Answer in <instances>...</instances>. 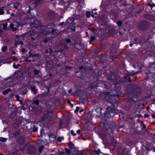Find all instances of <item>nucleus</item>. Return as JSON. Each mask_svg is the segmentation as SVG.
I'll return each mask as SVG.
<instances>
[{
	"label": "nucleus",
	"mask_w": 155,
	"mask_h": 155,
	"mask_svg": "<svg viewBox=\"0 0 155 155\" xmlns=\"http://www.w3.org/2000/svg\"><path fill=\"white\" fill-rule=\"evenodd\" d=\"M107 79L114 84H110L108 82H105L104 85L105 87L108 89L111 86H114V88L112 89L110 92L107 93V95L105 97V99L111 104L110 109L109 111L104 113V116L102 118L101 120L103 122L104 126L105 128L108 132L110 135L113 134L112 128L114 126V124L112 121L113 118L115 114L116 113L115 111L119 105V103L115 99L119 98V96L122 93L121 87L119 84L118 81L117 80L116 76L114 75H107Z\"/></svg>",
	"instance_id": "nucleus-1"
},
{
	"label": "nucleus",
	"mask_w": 155,
	"mask_h": 155,
	"mask_svg": "<svg viewBox=\"0 0 155 155\" xmlns=\"http://www.w3.org/2000/svg\"><path fill=\"white\" fill-rule=\"evenodd\" d=\"M33 22H31L30 23V27L31 28H37L40 26V21L38 20L36 17L33 18Z\"/></svg>",
	"instance_id": "nucleus-2"
},
{
	"label": "nucleus",
	"mask_w": 155,
	"mask_h": 155,
	"mask_svg": "<svg viewBox=\"0 0 155 155\" xmlns=\"http://www.w3.org/2000/svg\"><path fill=\"white\" fill-rule=\"evenodd\" d=\"M149 25V22L146 20L142 21L140 24V28L143 29H145L147 28Z\"/></svg>",
	"instance_id": "nucleus-3"
},
{
	"label": "nucleus",
	"mask_w": 155,
	"mask_h": 155,
	"mask_svg": "<svg viewBox=\"0 0 155 155\" xmlns=\"http://www.w3.org/2000/svg\"><path fill=\"white\" fill-rule=\"evenodd\" d=\"M28 151L29 153L34 154L36 153V148L34 145H30L28 146Z\"/></svg>",
	"instance_id": "nucleus-4"
},
{
	"label": "nucleus",
	"mask_w": 155,
	"mask_h": 155,
	"mask_svg": "<svg viewBox=\"0 0 155 155\" xmlns=\"http://www.w3.org/2000/svg\"><path fill=\"white\" fill-rule=\"evenodd\" d=\"M37 56L36 54H29L25 59V61L29 62L31 61H34V57Z\"/></svg>",
	"instance_id": "nucleus-5"
},
{
	"label": "nucleus",
	"mask_w": 155,
	"mask_h": 155,
	"mask_svg": "<svg viewBox=\"0 0 155 155\" xmlns=\"http://www.w3.org/2000/svg\"><path fill=\"white\" fill-rule=\"evenodd\" d=\"M137 73V72L134 71H132L131 72H128L127 75L124 76V79L126 80L125 81H131L129 76H131L133 75L136 74Z\"/></svg>",
	"instance_id": "nucleus-6"
},
{
	"label": "nucleus",
	"mask_w": 155,
	"mask_h": 155,
	"mask_svg": "<svg viewBox=\"0 0 155 155\" xmlns=\"http://www.w3.org/2000/svg\"><path fill=\"white\" fill-rule=\"evenodd\" d=\"M25 77L24 74L21 72H19L17 73L16 76V79L18 81H20L24 79Z\"/></svg>",
	"instance_id": "nucleus-7"
},
{
	"label": "nucleus",
	"mask_w": 155,
	"mask_h": 155,
	"mask_svg": "<svg viewBox=\"0 0 155 155\" xmlns=\"http://www.w3.org/2000/svg\"><path fill=\"white\" fill-rule=\"evenodd\" d=\"M74 21V20L73 18L69 17L66 21V22L65 25V26H69Z\"/></svg>",
	"instance_id": "nucleus-8"
},
{
	"label": "nucleus",
	"mask_w": 155,
	"mask_h": 155,
	"mask_svg": "<svg viewBox=\"0 0 155 155\" xmlns=\"http://www.w3.org/2000/svg\"><path fill=\"white\" fill-rule=\"evenodd\" d=\"M102 108L100 107L97 106L95 109V111L97 113V116H101L103 115L101 110H102Z\"/></svg>",
	"instance_id": "nucleus-9"
},
{
	"label": "nucleus",
	"mask_w": 155,
	"mask_h": 155,
	"mask_svg": "<svg viewBox=\"0 0 155 155\" xmlns=\"http://www.w3.org/2000/svg\"><path fill=\"white\" fill-rule=\"evenodd\" d=\"M134 41L136 42L139 44L143 43L144 42V39L141 37H139L134 39Z\"/></svg>",
	"instance_id": "nucleus-10"
},
{
	"label": "nucleus",
	"mask_w": 155,
	"mask_h": 155,
	"mask_svg": "<svg viewBox=\"0 0 155 155\" xmlns=\"http://www.w3.org/2000/svg\"><path fill=\"white\" fill-rule=\"evenodd\" d=\"M55 26V24L53 23H51L49 24L46 26V28L48 29H51V32L54 33V30L53 28Z\"/></svg>",
	"instance_id": "nucleus-11"
},
{
	"label": "nucleus",
	"mask_w": 155,
	"mask_h": 155,
	"mask_svg": "<svg viewBox=\"0 0 155 155\" xmlns=\"http://www.w3.org/2000/svg\"><path fill=\"white\" fill-rule=\"evenodd\" d=\"M32 72L34 73V74L35 75H38L39 76L41 73L40 70H37L36 69L34 68H32Z\"/></svg>",
	"instance_id": "nucleus-12"
},
{
	"label": "nucleus",
	"mask_w": 155,
	"mask_h": 155,
	"mask_svg": "<svg viewBox=\"0 0 155 155\" xmlns=\"http://www.w3.org/2000/svg\"><path fill=\"white\" fill-rule=\"evenodd\" d=\"M94 151L97 155H104L102 152H101L100 149H95Z\"/></svg>",
	"instance_id": "nucleus-13"
},
{
	"label": "nucleus",
	"mask_w": 155,
	"mask_h": 155,
	"mask_svg": "<svg viewBox=\"0 0 155 155\" xmlns=\"http://www.w3.org/2000/svg\"><path fill=\"white\" fill-rule=\"evenodd\" d=\"M30 89L33 92L34 94H36L37 93V90L35 88V86H32L30 87Z\"/></svg>",
	"instance_id": "nucleus-14"
},
{
	"label": "nucleus",
	"mask_w": 155,
	"mask_h": 155,
	"mask_svg": "<svg viewBox=\"0 0 155 155\" xmlns=\"http://www.w3.org/2000/svg\"><path fill=\"white\" fill-rule=\"evenodd\" d=\"M14 24L11 23L10 24L9 27L13 31H15L17 30V28L16 27H14Z\"/></svg>",
	"instance_id": "nucleus-15"
},
{
	"label": "nucleus",
	"mask_w": 155,
	"mask_h": 155,
	"mask_svg": "<svg viewBox=\"0 0 155 155\" xmlns=\"http://www.w3.org/2000/svg\"><path fill=\"white\" fill-rule=\"evenodd\" d=\"M11 91V88H7V89L4 91L3 92V94L4 95H5L8 94V92H10Z\"/></svg>",
	"instance_id": "nucleus-16"
},
{
	"label": "nucleus",
	"mask_w": 155,
	"mask_h": 155,
	"mask_svg": "<svg viewBox=\"0 0 155 155\" xmlns=\"http://www.w3.org/2000/svg\"><path fill=\"white\" fill-rule=\"evenodd\" d=\"M17 26L18 27H22L25 24V23H23L22 22H18L17 23Z\"/></svg>",
	"instance_id": "nucleus-17"
},
{
	"label": "nucleus",
	"mask_w": 155,
	"mask_h": 155,
	"mask_svg": "<svg viewBox=\"0 0 155 155\" xmlns=\"http://www.w3.org/2000/svg\"><path fill=\"white\" fill-rule=\"evenodd\" d=\"M19 3L18 2H16L13 3V6L15 9H17L18 6H19Z\"/></svg>",
	"instance_id": "nucleus-18"
},
{
	"label": "nucleus",
	"mask_w": 155,
	"mask_h": 155,
	"mask_svg": "<svg viewBox=\"0 0 155 155\" xmlns=\"http://www.w3.org/2000/svg\"><path fill=\"white\" fill-rule=\"evenodd\" d=\"M69 148L71 149H74V145L72 142H69L68 143Z\"/></svg>",
	"instance_id": "nucleus-19"
},
{
	"label": "nucleus",
	"mask_w": 155,
	"mask_h": 155,
	"mask_svg": "<svg viewBox=\"0 0 155 155\" xmlns=\"http://www.w3.org/2000/svg\"><path fill=\"white\" fill-rule=\"evenodd\" d=\"M21 65L19 64H16L15 63H13V67L15 69L18 68Z\"/></svg>",
	"instance_id": "nucleus-20"
},
{
	"label": "nucleus",
	"mask_w": 155,
	"mask_h": 155,
	"mask_svg": "<svg viewBox=\"0 0 155 155\" xmlns=\"http://www.w3.org/2000/svg\"><path fill=\"white\" fill-rule=\"evenodd\" d=\"M8 49V47L6 46H3L2 47V52H5Z\"/></svg>",
	"instance_id": "nucleus-21"
},
{
	"label": "nucleus",
	"mask_w": 155,
	"mask_h": 155,
	"mask_svg": "<svg viewBox=\"0 0 155 155\" xmlns=\"http://www.w3.org/2000/svg\"><path fill=\"white\" fill-rule=\"evenodd\" d=\"M91 12L90 11H87L86 12V17L89 18L91 17Z\"/></svg>",
	"instance_id": "nucleus-22"
},
{
	"label": "nucleus",
	"mask_w": 155,
	"mask_h": 155,
	"mask_svg": "<svg viewBox=\"0 0 155 155\" xmlns=\"http://www.w3.org/2000/svg\"><path fill=\"white\" fill-rule=\"evenodd\" d=\"M44 147L43 145H41V146L39 147L38 149V151L40 153H41L42 151L44 149Z\"/></svg>",
	"instance_id": "nucleus-23"
},
{
	"label": "nucleus",
	"mask_w": 155,
	"mask_h": 155,
	"mask_svg": "<svg viewBox=\"0 0 155 155\" xmlns=\"http://www.w3.org/2000/svg\"><path fill=\"white\" fill-rule=\"evenodd\" d=\"M122 23V22L121 21L119 20L117 22V24L118 26L120 27L121 26Z\"/></svg>",
	"instance_id": "nucleus-24"
},
{
	"label": "nucleus",
	"mask_w": 155,
	"mask_h": 155,
	"mask_svg": "<svg viewBox=\"0 0 155 155\" xmlns=\"http://www.w3.org/2000/svg\"><path fill=\"white\" fill-rule=\"evenodd\" d=\"M64 137H58L57 138V140L58 142H61L62 140H64Z\"/></svg>",
	"instance_id": "nucleus-25"
},
{
	"label": "nucleus",
	"mask_w": 155,
	"mask_h": 155,
	"mask_svg": "<svg viewBox=\"0 0 155 155\" xmlns=\"http://www.w3.org/2000/svg\"><path fill=\"white\" fill-rule=\"evenodd\" d=\"M152 77V78L154 80H155V73L154 74H149V77Z\"/></svg>",
	"instance_id": "nucleus-26"
},
{
	"label": "nucleus",
	"mask_w": 155,
	"mask_h": 155,
	"mask_svg": "<svg viewBox=\"0 0 155 155\" xmlns=\"http://www.w3.org/2000/svg\"><path fill=\"white\" fill-rule=\"evenodd\" d=\"M21 147H19L18 149H17V150H22V149L24 148V146L23 143H22V144H21Z\"/></svg>",
	"instance_id": "nucleus-27"
},
{
	"label": "nucleus",
	"mask_w": 155,
	"mask_h": 155,
	"mask_svg": "<svg viewBox=\"0 0 155 155\" xmlns=\"http://www.w3.org/2000/svg\"><path fill=\"white\" fill-rule=\"evenodd\" d=\"M7 22L3 23L2 24L3 26V29L5 30L7 26Z\"/></svg>",
	"instance_id": "nucleus-28"
},
{
	"label": "nucleus",
	"mask_w": 155,
	"mask_h": 155,
	"mask_svg": "<svg viewBox=\"0 0 155 155\" xmlns=\"http://www.w3.org/2000/svg\"><path fill=\"white\" fill-rule=\"evenodd\" d=\"M7 140V139L6 138L3 137H0V141L1 142H4L6 141Z\"/></svg>",
	"instance_id": "nucleus-29"
},
{
	"label": "nucleus",
	"mask_w": 155,
	"mask_h": 155,
	"mask_svg": "<svg viewBox=\"0 0 155 155\" xmlns=\"http://www.w3.org/2000/svg\"><path fill=\"white\" fill-rule=\"evenodd\" d=\"M33 103L36 105H38L39 104V101L38 100L34 101H33Z\"/></svg>",
	"instance_id": "nucleus-30"
},
{
	"label": "nucleus",
	"mask_w": 155,
	"mask_h": 155,
	"mask_svg": "<svg viewBox=\"0 0 155 155\" xmlns=\"http://www.w3.org/2000/svg\"><path fill=\"white\" fill-rule=\"evenodd\" d=\"M64 41H65V42L66 43H70L71 42V40L70 39H68V38H66V39H65V40H64Z\"/></svg>",
	"instance_id": "nucleus-31"
},
{
	"label": "nucleus",
	"mask_w": 155,
	"mask_h": 155,
	"mask_svg": "<svg viewBox=\"0 0 155 155\" xmlns=\"http://www.w3.org/2000/svg\"><path fill=\"white\" fill-rule=\"evenodd\" d=\"M49 50H50L49 51V50H48V49H47L45 51V53H48L49 52L50 53H51L52 51V49L51 48H49Z\"/></svg>",
	"instance_id": "nucleus-32"
},
{
	"label": "nucleus",
	"mask_w": 155,
	"mask_h": 155,
	"mask_svg": "<svg viewBox=\"0 0 155 155\" xmlns=\"http://www.w3.org/2000/svg\"><path fill=\"white\" fill-rule=\"evenodd\" d=\"M70 132L71 134L73 136H75L77 135L76 134L74 133V131L73 130H71Z\"/></svg>",
	"instance_id": "nucleus-33"
},
{
	"label": "nucleus",
	"mask_w": 155,
	"mask_h": 155,
	"mask_svg": "<svg viewBox=\"0 0 155 155\" xmlns=\"http://www.w3.org/2000/svg\"><path fill=\"white\" fill-rule=\"evenodd\" d=\"M95 38L94 36L91 37V41H90V43H91L92 41H94Z\"/></svg>",
	"instance_id": "nucleus-34"
},
{
	"label": "nucleus",
	"mask_w": 155,
	"mask_h": 155,
	"mask_svg": "<svg viewBox=\"0 0 155 155\" xmlns=\"http://www.w3.org/2000/svg\"><path fill=\"white\" fill-rule=\"evenodd\" d=\"M19 135V133L18 132H15L13 134V136L16 137Z\"/></svg>",
	"instance_id": "nucleus-35"
},
{
	"label": "nucleus",
	"mask_w": 155,
	"mask_h": 155,
	"mask_svg": "<svg viewBox=\"0 0 155 155\" xmlns=\"http://www.w3.org/2000/svg\"><path fill=\"white\" fill-rule=\"evenodd\" d=\"M4 7H2V9H0V15H2L4 14V12L2 8H4Z\"/></svg>",
	"instance_id": "nucleus-36"
},
{
	"label": "nucleus",
	"mask_w": 155,
	"mask_h": 155,
	"mask_svg": "<svg viewBox=\"0 0 155 155\" xmlns=\"http://www.w3.org/2000/svg\"><path fill=\"white\" fill-rule=\"evenodd\" d=\"M80 108L79 107H76V109L74 110V112L76 113L79 110Z\"/></svg>",
	"instance_id": "nucleus-37"
},
{
	"label": "nucleus",
	"mask_w": 155,
	"mask_h": 155,
	"mask_svg": "<svg viewBox=\"0 0 155 155\" xmlns=\"http://www.w3.org/2000/svg\"><path fill=\"white\" fill-rule=\"evenodd\" d=\"M97 14V12H92L91 16L92 17H94V15H96Z\"/></svg>",
	"instance_id": "nucleus-38"
},
{
	"label": "nucleus",
	"mask_w": 155,
	"mask_h": 155,
	"mask_svg": "<svg viewBox=\"0 0 155 155\" xmlns=\"http://www.w3.org/2000/svg\"><path fill=\"white\" fill-rule=\"evenodd\" d=\"M141 124H143V129H145L146 127V126L144 124L143 122V121L141 122Z\"/></svg>",
	"instance_id": "nucleus-39"
},
{
	"label": "nucleus",
	"mask_w": 155,
	"mask_h": 155,
	"mask_svg": "<svg viewBox=\"0 0 155 155\" xmlns=\"http://www.w3.org/2000/svg\"><path fill=\"white\" fill-rule=\"evenodd\" d=\"M65 150L66 152H67V153H69L71 152L70 150L68 148H66Z\"/></svg>",
	"instance_id": "nucleus-40"
},
{
	"label": "nucleus",
	"mask_w": 155,
	"mask_h": 155,
	"mask_svg": "<svg viewBox=\"0 0 155 155\" xmlns=\"http://www.w3.org/2000/svg\"><path fill=\"white\" fill-rule=\"evenodd\" d=\"M149 117V114H144V117L145 118H148Z\"/></svg>",
	"instance_id": "nucleus-41"
},
{
	"label": "nucleus",
	"mask_w": 155,
	"mask_h": 155,
	"mask_svg": "<svg viewBox=\"0 0 155 155\" xmlns=\"http://www.w3.org/2000/svg\"><path fill=\"white\" fill-rule=\"evenodd\" d=\"M38 128L36 127H34L33 129V131L34 132H35L37 131Z\"/></svg>",
	"instance_id": "nucleus-42"
},
{
	"label": "nucleus",
	"mask_w": 155,
	"mask_h": 155,
	"mask_svg": "<svg viewBox=\"0 0 155 155\" xmlns=\"http://www.w3.org/2000/svg\"><path fill=\"white\" fill-rule=\"evenodd\" d=\"M147 5L149 6L151 8H152L153 7V6L150 3H149L147 4Z\"/></svg>",
	"instance_id": "nucleus-43"
},
{
	"label": "nucleus",
	"mask_w": 155,
	"mask_h": 155,
	"mask_svg": "<svg viewBox=\"0 0 155 155\" xmlns=\"http://www.w3.org/2000/svg\"><path fill=\"white\" fill-rule=\"evenodd\" d=\"M18 44H20L21 45H23V42L21 41H19L18 43Z\"/></svg>",
	"instance_id": "nucleus-44"
},
{
	"label": "nucleus",
	"mask_w": 155,
	"mask_h": 155,
	"mask_svg": "<svg viewBox=\"0 0 155 155\" xmlns=\"http://www.w3.org/2000/svg\"><path fill=\"white\" fill-rule=\"evenodd\" d=\"M80 131H81V130L80 129H79L78 130H77V131H76L77 134L79 135H80Z\"/></svg>",
	"instance_id": "nucleus-45"
},
{
	"label": "nucleus",
	"mask_w": 155,
	"mask_h": 155,
	"mask_svg": "<svg viewBox=\"0 0 155 155\" xmlns=\"http://www.w3.org/2000/svg\"><path fill=\"white\" fill-rule=\"evenodd\" d=\"M25 49L24 48H23L21 49V52L23 53H24L25 52Z\"/></svg>",
	"instance_id": "nucleus-46"
},
{
	"label": "nucleus",
	"mask_w": 155,
	"mask_h": 155,
	"mask_svg": "<svg viewBox=\"0 0 155 155\" xmlns=\"http://www.w3.org/2000/svg\"><path fill=\"white\" fill-rule=\"evenodd\" d=\"M116 58V56H111V58L112 59V61H113Z\"/></svg>",
	"instance_id": "nucleus-47"
},
{
	"label": "nucleus",
	"mask_w": 155,
	"mask_h": 155,
	"mask_svg": "<svg viewBox=\"0 0 155 155\" xmlns=\"http://www.w3.org/2000/svg\"><path fill=\"white\" fill-rule=\"evenodd\" d=\"M43 41L45 43H47L48 42V39L45 38V39H44V40Z\"/></svg>",
	"instance_id": "nucleus-48"
},
{
	"label": "nucleus",
	"mask_w": 155,
	"mask_h": 155,
	"mask_svg": "<svg viewBox=\"0 0 155 155\" xmlns=\"http://www.w3.org/2000/svg\"><path fill=\"white\" fill-rule=\"evenodd\" d=\"M21 109L24 110H25L26 109V108L24 107H22Z\"/></svg>",
	"instance_id": "nucleus-49"
},
{
	"label": "nucleus",
	"mask_w": 155,
	"mask_h": 155,
	"mask_svg": "<svg viewBox=\"0 0 155 155\" xmlns=\"http://www.w3.org/2000/svg\"><path fill=\"white\" fill-rule=\"evenodd\" d=\"M67 103L69 104H70L71 103L70 100H68L67 101Z\"/></svg>",
	"instance_id": "nucleus-50"
},
{
	"label": "nucleus",
	"mask_w": 155,
	"mask_h": 155,
	"mask_svg": "<svg viewBox=\"0 0 155 155\" xmlns=\"http://www.w3.org/2000/svg\"><path fill=\"white\" fill-rule=\"evenodd\" d=\"M151 116L152 118L155 119V114H153V115H152Z\"/></svg>",
	"instance_id": "nucleus-51"
},
{
	"label": "nucleus",
	"mask_w": 155,
	"mask_h": 155,
	"mask_svg": "<svg viewBox=\"0 0 155 155\" xmlns=\"http://www.w3.org/2000/svg\"><path fill=\"white\" fill-rule=\"evenodd\" d=\"M71 92H72V90L71 89H70L68 91V93H71Z\"/></svg>",
	"instance_id": "nucleus-52"
},
{
	"label": "nucleus",
	"mask_w": 155,
	"mask_h": 155,
	"mask_svg": "<svg viewBox=\"0 0 155 155\" xmlns=\"http://www.w3.org/2000/svg\"><path fill=\"white\" fill-rule=\"evenodd\" d=\"M84 68V67L83 66H82L81 67H80L79 68L80 69H82Z\"/></svg>",
	"instance_id": "nucleus-53"
},
{
	"label": "nucleus",
	"mask_w": 155,
	"mask_h": 155,
	"mask_svg": "<svg viewBox=\"0 0 155 155\" xmlns=\"http://www.w3.org/2000/svg\"><path fill=\"white\" fill-rule=\"evenodd\" d=\"M133 43H130V47H132L133 46Z\"/></svg>",
	"instance_id": "nucleus-54"
},
{
	"label": "nucleus",
	"mask_w": 155,
	"mask_h": 155,
	"mask_svg": "<svg viewBox=\"0 0 155 155\" xmlns=\"http://www.w3.org/2000/svg\"><path fill=\"white\" fill-rule=\"evenodd\" d=\"M7 13L8 14H10V12L9 11H7Z\"/></svg>",
	"instance_id": "nucleus-55"
},
{
	"label": "nucleus",
	"mask_w": 155,
	"mask_h": 155,
	"mask_svg": "<svg viewBox=\"0 0 155 155\" xmlns=\"http://www.w3.org/2000/svg\"><path fill=\"white\" fill-rule=\"evenodd\" d=\"M71 30L74 32H75V28H72L71 29Z\"/></svg>",
	"instance_id": "nucleus-56"
},
{
	"label": "nucleus",
	"mask_w": 155,
	"mask_h": 155,
	"mask_svg": "<svg viewBox=\"0 0 155 155\" xmlns=\"http://www.w3.org/2000/svg\"><path fill=\"white\" fill-rule=\"evenodd\" d=\"M70 105L71 107H73V105L71 103Z\"/></svg>",
	"instance_id": "nucleus-57"
},
{
	"label": "nucleus",
	"mask_w": 155,
	"mask_h": 155,
	"mask_svg": "<svg viewBox=\"0 0 155 155\" xmlns=\"http://www.w3.org/2000/svg\"><path fill=\"white\" fill-rule=\"evenodd\" d=\"M86 34L87 36H89L88 33V32H86Z\"/></svg>",
	"instance_id": "nucleus-58"
},
{
	"label": "nucleus",
	"mask_w": 155,
	"mask_h": 155,
	"mask_svg": "<svg viewBox=\"0 0 155 155\" xmlns=\"http://www.w3.org/2000/svg\"><path fill=\"white\" fill-rule=\"evenodd\" d=\"M53 136H54V135L51 134L50 135V136L51 137H53Z\"/></svg>",
	"instance_id": "nucleus-59"
},
{
	"label": "nucleus",
	"mask_w": 155,
	"mask_h": 155,
	"mask_svg": "<svg viewBox=\"0 0 155 155\" xmlns=\"http://www.w3.org/2000/svg\"><path fill=\"white\" fill-rule=\"evenodd\" d=\"M30 34L31 35L32 34V33L33 32V31H30Z\"/></svg>",
	"instance_id": "nucleus-60"
},
{
	"label": "nucleus",
	"mask_w": 155,
	"mask_h": 155,
	"mask_svg": "<svg viewBox=\"0 0 155 155\" xmlns=\"http://www.w3.org/2000/svg\"><path fill=\"white\" fill-rule=\"evenodd\" d=\"M63 51V50H60L59 51H57V52H58L59 51Z\"/></svg>",
	"instance_id": "nucleus-61"
},
{
	"label": "nucleus",
	"mask_w": 155,
	"mask_h": 155,
	"mask_svg": "<svg viewBox=\"0 0 155 155\" xmlns=\"http://www.w3.org/2000/svg\"><path fill=\"white\" fill-rule=\"evenodd\" d=\"M15 97H16V98H19V96L18 95H16L15 96Z\"/></svg>",
	"instance_id": "nucleus-62"
},
{
	"label": "nucleus",
	"mask_w": 155,
	"mask_h": 155,
	"mask_svg": "<svg viewBox=\"0 0 155 155\" xmlns=\"http://www.w3.org/2000/svg\"><path fill=\"white\" fill-rule=\"evenodd\" d=\"M110 108V107H108L107 108V110H109V109Z\"/></svg>",
	"instance_id": "nucleus-63"
},
{
	"label": "nucleus",
	"mask_w": 155,
	"mask_h": 155,
	"mask_svg": "<svg viewBox=\"0 0 155 155\" xmlns=\"http://www.w3.org/2000/svg\"><path fill=\"white\" fill-rule=\"evenodd\" d=\"M31 39L32 40H34L35 39H34V38L33 37H31Z\"/></svg>",
	"instance_id": "nucleus-64"
}]
</instances>
